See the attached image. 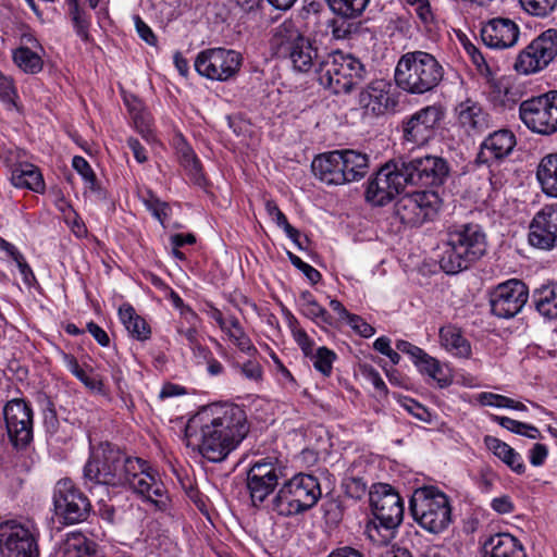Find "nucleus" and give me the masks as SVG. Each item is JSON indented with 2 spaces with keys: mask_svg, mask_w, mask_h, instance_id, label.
I'll return each instance as SVG.
<instances>
[{
  "mask_svg": "<svg viewBox=\"0 0 557 557\" xmlns=\"http://www.w3.org/2000/svg\"><path fill=\"white\" fill-rule=\"evenodd\" d=\"M85 485L127 487L143 502L165 511L170 498L160 472L148 461L127 456L113 444L102 443L94 449L84 467Z\"/></svg>",
  "mask_w": 557,
  "mask_h": 557,
  "instance_id": "1",
  "label": "nucleus"
},
{
  "mask_svg": "<svg viewBox=\"0 0 557 557\" xmlns=\"http://www.w3.org/2000/svg\"><path fill=\"white\" fill-rule=\"evenodd\" d=\"M447 162L436 156L398 159L383 165L369 181L366 198L373 205L384 206L407 186H440L447 178Z\"/></svg>",
  "mask_w": 557,
  "mask_h": 557,
  "instance_id": "2",
  "label": "nucleus"
},
{
  "mask_svg": "<svg viewBox=\"0 0 557 557\" xmlns=\"http://www.w3.org/2000/svg\"><path fill=\"white\" fill-rule=\"evenodd\" d=\"M199 424L196 434L199 453L211 462H220L246 437L249 428L244 409L237 405L211 406L196 414L187 432Z\"/></svg>",
  "mask_w": 557,
  "mask_h": 557,
  "instance_id": "3",
  "label": "nucleus"
},
{
  "mask_svg": "<svg viewBox=\"0 0 557 557\" xmlns=\"http://www.w3.org/2000/svg\"><path fill=\"white\" fill-rule=\"evenodd\" d=\"M485 251L486 237L480 225H456L447 233L440 267L447 274H457L478 261Z\"/></svg>",
  "mask_w": 557,
  "mask_h": 557,
  "instance_id": "4",
  "label": "nucleus"
},
{
  "mask_svg": "<svg viewBox=\"0 0 557 557\" xmlns=\"http://www.w3.org/2000/svg\"><path fill=\"white\" fill-rule=\"evenodd\" d=\"M369 497L374 519L367 523L364 533L373 544L387 545L393 537V530L404 518L403 498L386 483L373 484Z\"/></svg>",
  "mask_w": 557,
  "mask_h": 557,
  "instance_id": "5",
  "label": "nucleus"
},
{
  "mask_svg": "<svg viewBox=\"0 0 557 557\" xmlns=\"http://www.w3.org/2000/svg\"><path fill=\"white\" fill-rule=\"evenodd\" d=\"M444 69L434 55L424 51L403 54L395 69L396 85L411 95H423L438 86Z\"/></svg>",
  "mask_w": 557,
  "mask_h": 557,
  "instance_id": "6",
  "label": "nucleus"
},
{
  "mask_svg": "<svg viewBox=\"0 0 557 557\" xmlns=\"http://www.w3.org/2000/svg\"><path fill=\"white\" fill-rule=\"evenodd\" d=\"M367 70L363 63L350 53L336 50L320 62L319 83L335 95L349 94L364 82Z\"/></svg>",
  "mask_w": 557,
  "mask_h": 557,
  "instance_id": "7",
  "label": "nucleus"
},
{
  "mask_svg": "<svg viewBox=\"0 0 557 557\" xmlns=\"http://www.w3.org/2000/svg\"><path fill=\"white\" fill-rule=\"evenodd\" d=\"M409 505L414 521L432 534L442 533L451 522L449 498L434 486L417 488Z\"/></svg>",
  "mask_w": 557,
  "mask_h": 557,
  "instance_id": "8",
  "label": "nucleus"
},
{
  "mask_svg": "<svg viewBox=\"0 0 557 557\" xmlns=\"http://www.w3.org/2000/svg\"><path fill=\"white\" fill-rule=\"evenodd\" d=\"M321 495L315 476L298 473L278 488L272 499V509L283 517L296 516L314 507Z\"/></svg>",
  "mask_w": 557,
  "mask_h": 557,
  "instance_id": "9",
  "label": "nucleus"
},
{
  "mask_svg": "<svg viewBox=\"0 0 557 557\" xmlns=\"http://www.w3.org/2000/svg\"><path fill=\"white\" fill-rule=\"evenodd\" d=\"M519 116L532 133L544 136L557 133V90L522 101Z\"/></svg>",
  "mask_w": 557,
  "mask_h": 557,
  "instance_id": "10",
  "label": "nucleus"
},
{
  "mask_svg": "<svg viewBox=\"0 0 557 557\" xmlns=\"http://www.w3.org/2000/svg\"><path fill=\"white\" fill-rule=\"evenodd\" d=\"M557 58V29L548 28L537 35L517 55L513 70L531 75L545 70Z\"/></svg>",
  "mask_w": 557,
  "mask_h": 557,
  "instance_id": "11",
  "label": "nucleus"
},
{
  "mask_svg": "<svg viewBox=\"0 0 557 557\" xmlns=\"http://www.w3.org/2000/svg\"><path fill=\"white\" fill-rule=\"evenodd\" d=\"M38 530L32 523L7 520L0 523L2 557H39Z\"/></svg>",
  "mask_w": 557,
  "mask_h": 557,
  "instance_id": "12",
  "label": "nucleus"
},
{
  "mask_svg": "<svg viewBox=\"0 0 557 557\" xmlns=\"http://www.w3.org/2000/svg\"><path fill=\"white\" fill-rule=\"evenodd\" d=\"M54 513L63 524L81 523L90 515L88 497L70 479L59 480L53 490Z\"/></svg>",
  "mask_w": 557,
  "mask_h": 557,
  "instance_id": "13",
  "label": "nucleus"
},
{
  "mask_svg": "<svg viewBox=\"0 0 557 557\" xmlns=\"http://www.w3.org/2000/svg\"><path fill=\"white\" fill-rule=\"evenodd\" d=\"M285 466L275 456L256 460L247 472V488L255 506L263 503L285 476Z\"/></svg>",
  "mask_w": 557,
  "mask_h": 557,
  "instance_id": "14",
  "label": "nucleus"
},
{
  "mask_svg": "<svg viewBox=\"0 0 557 557\" xmlns=\"http://www.w3.org/2000/svg\"><path fill=\"white\" fill-rule=\"evenodd\" d=\"M441 199L433 190L407 193L395 203V214L408 226H420L437 214Z\"/></svg>",
  "mask_w": 557,
  "mask_h": 557,
  "instance_id": "15",
  "label": "nucleus"
},
{
  "mask_svg": "<svg viewBox=\"0 0 557 557\" xmlns=\"http://www.w3.org/2000/svg\"><path fill=\"white\" fill-rule=\"evenodd\" d=\"M242 60L240 53L235 50L210 48L198 53L194 65L199 75L224 82L239 71Z\"/></svg>",
  "mask_w": 557,
  "mask_h": 557,
  "instance_id": "16",
  "label": "nucleus"
},
{
  "mask_svg": "<svg viewBox=\"0 0 557 557\" xmlns=\"http://www.w3.org/2000/svg\"><path fill=\"white\" fill-rule=\"evenodd\" d=\"M444 117L441 106H426L401 122L403 139L407 144L421 147L435 136L436 128Z\"/></svg>",
  "mask_w": 557,
  "mask_h": 557,
  "instance_id": "17",
  "label": "nucleus"
},
{
  "mask_svg": "<svg viewBox=\"0 0 557 557\" xmlns=\"http://www.w3.org/2000/svg\"><path fill=\"white\" fill-rule=\"evenodd\" d=\"M5 429L10 442L16 448H25L34 436V412L23 399H11L3 408Z\"/></svg>",
  "mask_w": 557,
  "mask_h": 557,
  "instance_id": "18",
  "label": "nucleus"
},
{
  "mask_svg": "<svg viewBox=\"0 0 557 557\" xmlns=\"http://www.w3.org/2000/svg\"><path fill=\"white\" fill-rule=\"evenodd\" d=\"M529 298L527 285L517 278L498 284L490 293V307L493 315L510 319L517 315Z\"/></svg>",
  "mask_w": 557,
  "mask_h": 557,
  "instance_id": "19",
  "label": "nucleus"
},
{
  "mask_svg": "<svg viewBox=\"0 0 557 557\" xmlns=\"http://www.w3.org/2000/svg\"><path fill=\"white\" fill-rule=\"evenodd\" d=\"M529 243L543 250L557 247V206H545L534 215L530 223Z\"/></svg>",
  "mask_w": 557,
  "mask_h": 557,
  "instance_id": "20",
  "label": "nucleus"
},
{
  "mask_svg": "<svg viewBox=\"0 0 557 557\" xmlns=\"http://www.w3.org/2000/svg\"><path fill=\"white\" fill-rule=\"evenodd\" d=\"M396 349L408 355L418 370L436 382L438 387L445 388L451 384V376L447 371H445L441 362L428 355L420 347L407 341L399 339L396 342Z\"/></svg>",
  "mask_w": 557,
  "mask_h": 557,
  "instance_id": "21",
  "label": "nucleus"
},
{
  "mask_svg": "<svg viewBox=\"0 0 557 557\" xmlns=\"http://www.w3.org/2000/svg\"><path fill=\"white\" fill-rule=\"evenodd\" d=\"M458 126L469 136L481 135L493 126V119L483 106L470 98L455 108Z\"/></svg>",
  "mask_w": 557,
  "mask_h": 557,
  "instance_id": "22",
  "label": "nucleus"
},
{
  "mask_svg": "<svg viewBox=\"0 0 557 557\" xmlns=\"http://www.w3.org/2000/svg\"><path fill=\"white\" fill-rule=\"evenodd\" d=\"M520 27L510 18L495 17L481 28L484 45L493 49H508L517 45Z\"/></svg>",
  "mask_w": 557,
  "mask_h": 557,
  "instance_id": "23",
  "label": "nucleus"
},
{
  "mask_svg": "<svg viewBox=\"0 0 557 557\" xmlns=\"http://www.w3.org/2000/svg\"><path fill=\"white\" fill-rule=\"evenodd\" d=\"M392 85L384 81L377 79L371 82L360 94L359 104L368 113L375 116L385 114L389 110H394L397 100L391 94Z\"/></svg>",
  "mask_w": 557,
  "mask_h": 557,
  "instance_id": "24",
  "label": "nucleus"
},
{
  "mask_svg": "<svg viewBox=\"0 0 557 557\" xmlns=\"http://www.w3.org/2000/svg\"><path fill=\"white\" fill-rule=\"evenodd\" d=\"M516 146V137L508 129H499L490 134L480 145L476 163L490 164L508 157Z\"/></svg>",
  "mask_w": 557,
  "mask_h": 557,
  "instance_id": "25",
  "label": "nucleus"
},
{
  "mask_svg": "<svg viewBox=\"0 0 557 557\" xmlns=\"http://www.w3.org/2000/svg\"><path fill=\"white\" fill-rule=\"evenodd\" d=\"M312 173L322 183L342 185L347 183L344 175L341 150L317 156L311 163Z\"/></svg>",
  "mask_w": 557,
  "mask_h": 557,
  "instance_id": "26",
  "label": "nucleus"
},
{
  "mask_svg": "<svg viewBox=\"0 0 557 557\" xmlns=\"http://www.w3.org/2000/svg\"><path fill=\"white\" fill-rule=\"evenodd\" d=\"M305 37L293 21H284L273 28L269 45L272 53L284 59Z\"/></svg>",
  "mask_w": 557,
  "mask_h": 557,
  "instance_id": "27",
  "label": "nucleus"
},
{
  "mask_svg": "<svg viewBox=\"0 0 557 557\" xmlns=\"http://www.w3.org/2000/svg\"><path fill=\"white\" fill-rule=\"evenodd\" d=\"M481 557H527L520 541L509 533H497L483 544Z\"/></svg>",
  "mask_w": 557,
  "mask_h": 557,
  "instance_id": "28",
  "label": "nucleus"
},
{
  "mask_svg": "<svg viewBox=\"0 0 557 557\" xmlns=\"http://www.w3.org/2000/svg\"><path fill=\"white\" fill-rule=\"evenodd\" d=\"M103 550L98 543L81 532L67 535L63 546V557H103Z\"/></svg>",
  "mask_w": 557,
  "mask_h": 557,
  "instance_id": "29",
  "label": "nucleus"
},
{
  "mask_svg": "<svg viewBox=\"0 0 557 557\" xmlns=\"http://www.w3.org/2000/svg\"><path fill=\"white\" fill-rule=\"evenodd\" d=\"M486 448L500 459L511 471L517 474H522L525 471V465L519 453H517L507 443L497 437L486 435L484 437Z\"/></svg>",
  "mask_w": 557,
  "mask_h": 557,
  "instance_id": "30",
  "label": "nucleus"
},
{
  "mask_svg": "<svg viewBox=\"0 0 557 557\" xmlns=\"http://www.w3.org/2000/svg\"><path fill=\"white\" fill-rule=\"evenodd\" d=\"M536 180L546 196L557 198V153H549L541 159Z\"/></svg>",
  "mask_w": 557,
  "mask_h": 557,
  "instance_id": "31",
  "label": "nucleus"
},
{
  "mask_svg": "<svg viewBox=\"0 0 557 557\" xmlns=\"http://www.w3.org/2000/svg\"><path fill=\"white\" fill-rule=\"evenodd\" d=\"M11 182L17 188H27L36 193L45 189V182L39 169L30 163L16 165L12 171Z\"/></svg>",
  "mask_w": 557,
  "mask_h": 557,
  "instance_id": "32",
  "label": "nucleus"
},
{
  "mask_svg": "<svg viewBox=\"0 0 557 557\" xmlns=\"http://www.w3.org/2000/svg\"><path fill=\"white\" fill-rule=\"evenodd\" d=\"M61 359L65 368L78 380L86 388L94 393L104 394V384L100 375H92V369L89 371L84 370L75 356L66 352H61Z\"/></svg>",
  "mask_w": 557,
  "mask_h": 557,
  "instance_id": "33",
  "label": "nucleus"
},
{
  "mask_svg": "<svg viewBox=\"0 0 557 557\" xmlns=\"http://www.w3.org/2000/svg\"><path fill=\"white\" fill-rule=\"evenodd\" d=\"M317 58V49L312 46L311 40L305 36L284 60H288L295 71L307 73L314 65Z\"/></svg>",
  "mask_w": 557,
  "mask_h": 557,
  "instance_id": "34",
  "label": "nucleus"
},
{
  "mask_svg": "<svg viewBox=\"0 0 557 557\" xmlns=\"http://www.w3.org/2000/svg\"><path fill=\"white\" fill-rule=\"evenodd\" d=\"M119 317L132 337L137 341L150 338L151 330L147 321L138 315L131 305H123L119 309Z\"/></svg>",
  "mask_w": 557,
  "mask_h": 557,
  "instance_id": "35",
  "label": "nucleus"
},
{
  "mask_svg": "<svg viewBox=\"0 0 557 557\" xmlns=\"http://www.w3.org/2000/svg\"><path fill=\"white\" fill-rule=\"evenodd\" d=\"M343 171L347 183L359 181L368 173L369 158L355 150H341Z\"/></svg>",
  "mask_w": 557,
  "mask_h": 557,
  "instance_id": "36",
  "label": "nucleus"
},
{
  "mask_svg": "<svg viewBox=\"0 0 557 557\" xmlns=\"http://www.w3.org/2000/svg\"><path fill=\"white\" fill-rule=\"evenodd\" d=\"M440 338L443 347L454 356L468 358L471 355L470 343L457 327L450 325L442 327Z\"/></svg>",
  "mask_w": 557,
  "mask_h": 557,
  "instance_id": "37",
  "label": "nucleus"
},
{
  "mask_svg": "<svg viewBox=\"0 0 557 557\" xmlns=\"http://www.w3.org/2000/svg\"><path fill=\"white\" fill-rule=\"evenodd\" d=\"M532 298L541 315L547 319H557V283L536 288Z\"/></svg>",
  "mask_w": 557,
  "mask_h": 557,
  "instance_id": "38",
  "label": "nucleus"
},
{
  "mask_svg": "<svg viewBox=\"0 0 557 557\" xmlns=\"http://www.w3.org/2000/svg\"><path fill=\"white\" fill-rule=\"evenodd\" d=\"M97 4L98 2H70L69 12L72 17L75 32L84 41H88L90 39L88 32L90 25L89 11L95 10Z\"/></svg>",
  "mask_w": 557,
  "mask_h": 557,
  "instance_id": "39",
  "label": "nucleus"
},
{
  "mask_svg": "<svg viewBox=\"0 0 557 557\" xmlns=\"http://www.w3.org/2000/svg\"><path fill=\"white\" fill-rule=\"evenodd\" d=\"M230 327L225 332L230 339L236 345V347L246 355L253 357L258 354L257 348L252 344L249 336L246 334L244 329L242 327L239 321L235 317H231L228 319Z\"/></svg>",
  "mask_w": 557,
  "mask_h": 557,
  "instance_id": "40",
  "label": "nucleus"
},
{
  "mask_svg": "<svg viewBox=\"0 0 557 557\" xmlns=\"http://www.w3.org/2000/svg\"><path fill=\"white\" fill-rule=\"evenodd\" d=\"M13 61L18 69L28 74H37L44 62L39 54L27 47H20L13 52Z\"/></svg>",
  "mask_w": 557,
  "mask_h": 557,
  "instance_id": "41",
  "label": "nucleus"
},
{
  "mask_svg": "<svg viewBox=\"0 0 557 557\" xmlns=\"http://www.w3.org/2000/svg\"><path fill=\"white\" fill-rule=\"evenodd\" d=\"M308 358L311 359L317 371L322 373L324 376H329L332 373L333 362L336 359V354L323 346L319 347Z\"/></svg>",
  "mask_w": 557,
  "mask_h": 557,
  "instance_id": "42",
  "label": "nucleus"
},
{
  "mask_svg": "<svg viewBox=\"0 0 557 557\" xmlns=\"http://www.w3.org/2000/svg\"><path fill=\"white\" fill-rule=\"evenodd\" d=\"M330 9L343 18H356L361 15L369 2H327Z\"/></svg>",
  "mask_w": 557,
  "mask_h": 557,
  "instance_id": "43",
  "label": "nucleus"
},
{
  "mask_svg": "<svg viewBox=\"0 0 557 557\" xmlns=\"http://www.w3.org/2000/svg\"><path fill=\"white\" fill-rule=\"evenodd\" d=\"M144 203L146 208L151 212V214L162 224L164 225L165 220L170 213V206L160 200L156 195L151 191L147 193V196L144 198Z\"/></svg>",
  "mask_w": 557,
  "mask_h": 557,
  "instance_id": "44",
  "label": "nucleus"
},
{
  "mask_svg": "<svg viewBox=\"0 0 557 557\" xmlns=\"http://www.w3.org/2000/svg\"><path fill=\"white\" fill-rule=\"evenodd\" d=\"M181 163L189 172L195 182L199 183L202 178L201 164L190 147L181 149Z\"/></svg>",
  "mask_w": 557,
  "mask_h": 557,
  "instance_id": "45",
  "label": "nucleus"
},
{
  "mask_svg": "<svg viewBox=\"0 0 557 557\" xmlns=\"http://www.w3.org/2000/svg\"><path fill=\"white\" fill-rule=\"evenodd\" d=\"M133 121L135 128L147 141L154 140V133L152 128V119L145 110H139L133 113Z\"/></svg>",
  "mask_w": 557,
  "mask_h": 557,
  "instance_id": "46",
  "label": "nucleus"
},
{
  "mask_svg": "<svg viewBox=\"0 0 557 557\" xmlns=\"http://www.w3.org/2000/svg\"><path fill=\"white\" fill-rule=\"evenodd\" d=\"M412 5H416V13L422 24L425 26L428 30H433L437 28L440 17L431 8L430 2H409Z\"/></svg>",
  "mask_w": 557,
  "mask_h": 557,
  "instance_id": "47",
  "label": "nucleus"
},
{
  "mask_svg": "<svg viewBox=\"0 0 557 557\" xmlns=\"http://www.w3.org/2000/svg\"><path fill=\"white\" fill-rule=\"evenodd\" d=\"M497 480V473L488 465L480 467L474 479L476 486L482 493H491Z\"/></svg>",
  "mask_w": 557,
  "mask_h": 557,
  "instance_id": "48",
  "label": "nucleus"
},
{
  "mask_svg": "<svg viewBox=\"0 0 557 557\" xmlns=\"http://www.w3.org/2000/svg\"><path fill=\"white\" fill-rule=\"evenodd\" d=\"M521 8L530 15L544 18L557 10V2H520ZM557 24V17H554Z\"/></svg>",
  "mask_w": 557,
  "mask_h": 557,
  "instance_id": "49",
  "label": "nucleus"
},
{
  "mask_svg": "<svg viewBox=\"0 0 557 557\" xmlns=\"http://www.w3.org/2000/svg\"><path fill=\"white\" fill-rule=\"evenodd\" d=\"M342 485L346 495L354 499H360L367 492V484L361 478L346 476Z\"/></svg>",
  "mask_w": 557,
  "mask_h": 557,
  "instance_id": "50",
  "label": "nucleus"
},
{
  "mask_svg": "<svg viewBox=\"0 0 557 557\" xmlns=\"http://www.w3.org/2000/svg\"><path fill=\"white\" fill-rule=\"evenodd\" d=\"M17 91L13 79L0 72V100L10 106H15Z\"/></svg>",
  "mask_w": 557,
  "mask_h": 557,
  "instance_id": "51",
  "label": "nucleus"
},
{
  "mask_svg": "<svg viewBox=\"0 0 557 557\" xmlns=\"http://www.w3.org/2000/svg\"><path fill=\"white\" fill-rule=\"evenodd\" d=\"M301 312L315 323H324V324H332V318L330 313L318 302H313L311 305H308L301 309Z\"/></svg>",
  "mask_w": 557,
  "mask_h": 557,
  "instance_id": "52",
  "label": "nucleus"
},
{
  "mask_svg": "<svg viewBox=\"0 0 557 557\" xmlns=\"http://www.w3.org/2000/svg\"><path fill=\"white\" fill-rule=\"evenodd\" d=\"M400 404L410 414H412L418 420L423 422L431 421V412L414 399L406 397L400 401Z\"/></svg>",
  "mask_w": 557,
  "mask_h": 557,
  "instance_id": "53",
  "label": "nucleus"
},
{
  "mask_svg": "<svg viewBox=\"0 0 557 557\" xmlns=\"http://www.w3.org/2000/svg\"><path fill=\"white\" fill-rule=\"evenodd\" d=\"M288 258L292 264L299 269L312 284L319 282V280L321 278V274L317 269H314L309 263L302 261L298 256L292 252H288Z\"/></svg>",
  "mask_w": 557,
  "mask_h": 557,
  "instance_id": "54",
  "label": "nucleus"
},
{
  "mask_svg": "<svg viewBox=\"0 0 557 557\" xmlns=\"http://www.w3.org/2000/svg\"><path fill=\"white\" fill-rule=\"evenodd\" d=\"M239 372L249 381L259 383L262 381L263 370L261 364L256 360H248L237 366Z\"/></svg>",
  "mask_w": 557,
  "mask_h": 557,
  "instance_id": "55",
  "label": "nucleus"
},
{
  "mask_svg": "<svg viewBox=\"0 0 557 557\" xmlns=\"http://www.w3.org/2000/svg\"><path fill=\"white\" fill-rule=\"evenodd\" d=\"M347 323L360 336L369 338L375 333V329L367 323L360 315L351 313Z\"/></svg>",
  "mask_w": 557,
  "mask_h": 557,
  "instance_id": "56",
  "label": "nucleus"
},
{
  "mask_svg": "<svg viewBox=\"0 0 557 557\" xmlns=\"http://www.w3.org/2000/svg\"><path fill=\"white\" fill-rule=\"evenodd\" d=\"M265 210L278 227L288 228V232L293 231V226L288 223L286 215L274 201L268 200L265 202Z\"/></svg>",
  "mask_w": 557,
  "mask_h": 557,
  "instance_id": "57",
  "label": "nucleus"
},
{
  "mask_svg": "<svg viewBox=\"0 0 557 557\" xmlns=\"http://www.w3.org/2000/svg\"><path fill=\"white\" fill-rule=\"evenodd\" d=\"M134 24L139 37L148 45L154 46L157 44V37L152 29L141 20L139 15H134Z\"/></svg>",
  "mask_w": 557,
  "mask_h": 557,
  "instance_id": "58",
  "label": "nucleus"
},
{
  "mask_svg": "<svg viewBox=\"0 0 557 557\" xmlns=\"http://www.w3.org/2000/svg\"><path fill=\"white\" fill-rule=\"evenodd\" d=\"M72 165L86 182L94 183L96 181V175L85 158L75 156Z\"/></svg>",
  "mask_w": 557,
  "mask_h": 557,
  "instance_id": "59",
  "label": "nucleus"
},
{
  "mask_svg": "<svg viewBox=\"0 0 557 557\" xmlns=\"http://www.w3.org/2000/svg\"><path fill=\"white\" fill-rule=\"evenodd\" d=\"M293 337L298 346L301 348L304 355L309 357L313 352V341L308 336L307 332L302 329H293Z\"/></svg>",
  "mask_w": 557,
  "mask_h": 557,
  "instance_id": "60",
  "label": "nucleus"
},
{
  "mask_svg": "<svg viewBox=\"0 0 557 557\" xmlns=\"http://www.w3.org/2000/svg\"><path fill=\"white\" fill-rule=\"evenodd\" d=\"M466 49H467V52L469 53V55L471 57L473 64L478 67L480 73L491 75L492 74L491 69H490L484 55L482 54V52L473 45H470Z\"/></svg>",
  "mask_w": 557,
  "mask_h": 557,
  "instance_id": "61",
  "label": "nucleus"
},
{
  "mask_svg": "<svg viewBox=\"0 0 557 557\" xmlns=\"http://www.w3.org/2000/svg\"><path fill=\"white\" fill-rule=\"evenodd\" d=\"M491 508L499 515H506L515 510V505L510 496L503 495L492 499Z\"/></svg>",
  "mask_w": 557,
  "mask_h": 557,
  "instance_id": "62",
  "label": "nucleus"
},
{
  "mask_svg": "<svg viewBox=\"0 0 557 557\" xmlns=\"http://www.w3.org/2000/svg\"><path fill=\"white\" fill-rule=\"evenodd\" d=\"M198 327L199 325H185L183 322H178L176 332L181 336L185 337L190 347L198 344Z\"/></svg>",
  "mask_w": 557,
  "mask_h": 557,
  "instance_id": "63",
  "label": "nucleus"
},
{
  "mask_svg": "<svg viewBox=\"0 0 557 557\" xmlns=\"http://www.w3.org/2000/svg\"><path fill=\"white\" fill-rule=\"evenodd\" d=\"M363 375L373 384V386L381 392H386L387 387L384 383L383 379L381 377L377 370H375L371 366H363L362 368Z\"/></svg>",
  "mask_w": 557,
  "mask_h": 557,
  "instance_id": "64",
  "label": "nucleus"
}]
</instances>
